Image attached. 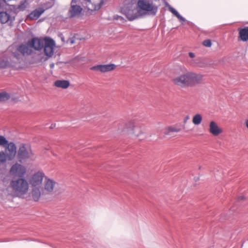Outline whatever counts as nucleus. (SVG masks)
<instances>
[{"label": "nucleus", "mask_w": 248, "mask_h": 248, "mask_svg": "<svg viewBox=\"0 0 248 248\" xmlns=\"http://www.w3.org/2000/svg\"><path fill=\"white\" fill-rule=\"evenodd\" d=\"M38 40L41 44L40 50L44 48V54L42 53L38 54L36 56L35 62L37 63H43L53 56L56 43L53 39L47 37L45 39L38 38Z\"/></svg>", "instance_id": "obj_1"}, {"label": "nucleus", "mask_w": 248, "mask_h": 248, "mask_svg": "<svg viewBox=\"0 0 248 248\" xmlns=\"http://www.w3.org/2000/svg\"><path fill=\"white\" fill-rule=\"evenodd\" d=\"M202 79V75L189 72L174 78L173 81L175 85L185 88L198 84Z\"/></svg>", "instance_id": "obj_2"}, {"label": "nucleus", "mask_w": 248, "mask_h": 248, "mask_svg": "<svg viewBox=\"0 0 248 248\" xmlns=\"http://www.w3.org/2000/svg\"><path fill=\"white\" fill-rule=\"evenodd\" d=\"M136 3L137 0H131L130 2L124 5L121 8L122 13L130 21H133L145 15V13L139 11Z\"/></svg>", "instance_id": "obj_3"}, {"label": "nucleus", "mask_w": 248, "mask_h": 248, "mask_svg": "<svg viewBox=\"0 0 248 248\" xmlns=\"http://www.w3.org/2000/svg\"><path fill=\"white\" fill-rule=\"evenodd\" d=\"M40 42L38 40L37 37H34L29 40L26 44H21L18 46L20 53L23 56L30 55L32 53V48L36 50H40Z\"/></svg>", "instance_id": "obj_4"}, {"label": "nucleus", "mask_w": 248, "mask_h": 248, "mask_svg": "<svg viewBox=\"0 0 248 248\" xmlns=\"http://www.w3.org/2000/svg\"><path fill=\"white\" fill-rule=\"evenodd\" d=\"M33 153L30 144L21 143L17 150V158L19 162H26L33 157Z\"/></svg>", "instance_id": "obj_5"}, {"label": "nucleus", "mask_w": 248, "mask_h": 248, "mask_svg": "<svg viewBox=\"0 0 248 248\" xmlns=\"http://www.w3.org/2000/svg\"><path fill=\"white\" fill-rule=\"evenodd\" d=\"M15 193L18 196L25 194L28 190L29 185L27 181L24 178H19L16 180H13L10 184Z\"/></svg>", "instance_id": "obj_6"}, {"label": "nucleus", "mask_w": 248, "mask_h": 248, "mask_svg": "<svg viewBox=\"0 0 248 248\" xmlns=\"http://www.w3.org/2000/svg\"><path fill=\"white\" fill-rule=\"evenodd\" d=\"M136 4L139 11L145 13V15L148 13L150 15L155 16L157 12V7L150 3L149 1L137 0Z\"/></svg>", "instance_id": "obj_7"}, {"label": "nucleus", "mask_w": 248, "mask_h": 248, "mask_svg": "<svg viewBox=\"0 0 248 248\" xmlns=\"http://www.w3.org/2000/svg\"><path fill=\"white\" fill-rule=\"evenodd\" d=\"M25 172V168L17 163L13 165L10 170V173L11 175L15 177H19L20 178L24 177Z\"/></svg>", "instance_id": "obj_8"}, {"label": "nucleus", "mask_w": 248, "mask_h": 248, "mask_svg": "<svg viewBox=\"0 0 248 248\" xmlns=\"http://www.w3.org/2000/svg\"><path fill=\"white\" fill-rule=\"evenodd\" d=\"M76 0H72L71 6L68 11V16L70 18H73L78 16L81 13L83 9L79 6L76 4Z\"/></svg>", "instance_id": "obj_9"}, {"label": "nucleus", "mask_w": 248, "mask_h": 248, "mask_svg": "<svg viewBox=\"0 0 248 248\" xmlns=\"http://www.w3.org/2000/svg\"><path fill=\"white\" fill-rule=\"evenodd\" d=\"M5 153L8 156V160L12 161L16 157L17 151H16V146L13 142H10L9 144L5 147Z\"/></svg>", "instance_id": "obj_10"}, {"label": "nucleus", "mask_w": 248, "mask_h": 248, "mask_svg": "<svg viewBox=\"0 0 248 248\" xmlns=\"http://www.w3.org/2000/svg\"><path fill=\"white\" fill-rule=\"evenodd\" d=\"M116 67L115 64H98L93 66L90 68V69L95 71H100L102 73H105L112 71Z\"/></svg>", "instance_id": "obj_11"}, {"label": "nucleus", "mask_w": 248, "mask_h": 248, "mask_svg": "<svg viewBox=\"0 0 248 248\" xmlns=\"http://www.w3.org/2000/svg\"><path fill=\"white\" fill-rule=\"evenodd\" d=\"M45 174L41 171H38L34 174L31 179L32 187H42V184Z\"/></svg>", "instance_id": "obj_12"}, {"label": "nucleus", "mask_w": 248, "mask_h": 248, "mask_svg": "<svg viewBox=\"0 0 248 248\" xmlns=\"http://www.w3.org/2000/svg\"><path fill=\"white\" fill-rule=\"evenodd\" d=\"M57 184V183L54 180L46 177L44 189L46 195L50 194L53 191L55 185Z\"/></svg>", "instance_id": "obj_13"}, {"label": "nucleus", "mask_w": 248, "mask_h": 248, "mask_svg": "<svg viewBox=\"0 0 248 248\" xmlns=\"http://www.w3.org/2000/svg\"><path fill=\"white\" fill-rule=\"evenodd\" d=\"M45 195L43 187H32L31 197L34 202L38 201L41 196Z\"/></svg>", "instance_id": "obj_14"}, {"label": "nucleus", "mask_w": 248, "mask_h": 248, "mask_svg": "<svg viewBox=\"0 0 248 248\" xmlns=\"http://www.w3.org/2000/svg\"><path fill=\"white\" fill-rule=\"evenodd\" d=\"M22 56H23V55L20 53L18 46H17L11 51V54L9 55L8 58L10 60H12L13 62H15L16 64V63L21 62Z\"/></svg>", "instance_id": "obj_15"}, {"label": "nucleus", "mask_w": 248, "mask_h": 248, "mask_svg": "<svg viewBox=\"0 0 248 248\" xmlns=\"http://www.w3.org/2000/svg\"><path fill=\"white\" fill-rule=\"evenodd\" d=\"M15 20V16H12L7 12L0 11V22L1 24H5L10 22V24L12 25Z\"/></svg>", "instance_id": "obj_16"}, {"label": "nucleus", "mask_w": 248, "mask_h": 248, "mask_svg": "<svg viewBox=\"0 0 248 248\" xmlns=\"http://www.w3.org/2000/svg\"><path fill=\"white\" fill-rule=\"evenodd\" d=\"M45 9L42 8H38L30 13L27 16V19L31 20L37 19L41 15L44 13Z\"/></svg>", "instance_id": "obj_17"}, {"label": "nucleus", "mask_w": 248, "mask_h": 248, "mask_svg": "<svg viewBox=\"0 0 248 248\" xmlns=\"http://www.w3.org/2000/svg\"><path fill=\"white\" fill-rule=\"evenodd\" d=\"M209 132L214 136H217L221 133L222 130L214 121H211L209 124Z\"/></svg>", "instance_id": "obj_18"}, {"label": "nucleus", "mask_w": 248, "mask_h": 248, "mask_svg": "<svg viewBox=\"0 0 248 248\" xmlns=\"http://www.w3.org/2000/svg\"><path fill=\"white\" fill-rule=\"evenodd\" d=\"M239 37L243 42L248 41V27L238 29Z\"/></svg>", "instance_id": "obj_19"}, {"label": "nucleus", "mask_w": 248, "mask_h": 248, "mask_svg": "<svg viewBox=\"0 0 248 248\" xmlns=\"http://www.w3.org/2000/svg\"><path fill=\"white\" fill-rule=\"evenodd\" d=\"M15 64V62H13L9 58L6 60L0 58V68H5L7 67L13 66Z\"/></svg>", "instance_id": "obj_20"}, {"label": "nucleus", "mask_w": 248, "mask_h": 248, "mask_svg": "<svg viewBox=\"0 0 248 248\" xmlns=\"http://www.w3.org/2000/svg\"><path fill=\"white\" fill-rule=\"evenodd\" d=\"M70 85L69 82L65 80H58L55 82V85L58 88H67Z\"/></svg>", "instance_id": "obj_21"}, {"label": "nucleus", "mask_w": 248, "mask_h": 248, "mask_svg": "<svg viewBox=\"0 0 248 248\" xmlns=\"http://www.w3.org/2000/svg\"><path fill=\"white\" fill-rule=\"evenodd\" d=\"M169 10L170 11L174 16H175L182 22H184L186 19L181 16L179 13L173 7L170 6Z\"/></svg>", "instance_id": "obj_22"}, {"label": "nucleus", "mask_w": 248, "mask_h": 248, "mask_svg": "<svg viewBox=\"0 0 248 248\" xmlns=\"http://www.w3.org/2000/svg\"><path fill=\"white\" fill-rule=\"evenodd\" d=\"M11 98L10 93L2 92L0 93V102H3L8 100Z\"/></svg>", "instance_id": "obj_23"}, {"label": "nucleus", "mask_w": 248, "mask_h": 248, "mask_svg": "<svg viewBox=\"0 0 248 248\" xmlns=\"http://www.w3.org/2000/svg\"><path fill=\"white\" fill-rule=\"evenodd\" d=\"M202 121V116L200 114H196L193 118L192 122L195 125L200 124Z\"/></svg>", "instance_id": "obj_24"}, {"label": "nucleus", "mask_w": 248, "mask_h": 248, "mask_svg": "<svg viewBox=\"0 0 248 248\" xmlns=\"http://www.w3.org/2000/svg\"><path fill=\"white\" fill-rule=\"evenodd\" d=\"M181 131V129L173 126H169L166 128L165 134L166 135H170V132H178Z\"/></svg>", "instance_id": "obj_25"}, {"label": "nucleus", "mask_w": 248, "mask_h": 248, "mask_svg": "<svg viewBox=\"0 0 248 248\" xmlns=\"http://www.w3.org/2000/svg\"><path fill=\"white\" fill-rule=\"evenodd\" d=\"M9 143L4 136L0 135V146L5 148L9 144Z\"/></svg>", "instance_id": "obj_26"}, {"label": "nucleus", "mask_w": 248, "mask_h": 248, "mask_svg": "<svg viewBox=\"0 0 248 248\" xmlns=\"http://www.w3.org/2000/svg\"><path fill=\"white\" fill-rule=\"evenodd\" d=\"M8 160V156L3 151L0 152V163H4Z\"/></svg>", "instance_id": "obj_27"}, {"label": "nucleus", "mask_w": 248, "mask_h": 248, "mask_svg": "<svg viewBox=\"0 0 248 248\" xmlns=\"http://www.w3.org/2000/svg\"><path fill=\"white\" fill-rule=\"evenodd\" d=\"M26 1L24 0L23 1H21L20 3L18 5V7L17 8V9L19 10L20 11H23L26 8Z\"/></svg>", "instance_id": "obj_28"}, {"label": "nucleus", "mask_w": 248, "mask_h": 248, "mask_svg": "<svg viewBox=\"0 0 248 248\" xmlns=\"http://www.w3.org/2000/svg\"><path fill=\"white\" fill-rule=\"evenodd\" d=\"M202 44L206 47H210L212 45V42L210 40H205L203 41Z\"/></svg>", "instance_id": "obj_29"}, {"label": "nucleus", "mask_w": 248, "mask_h": 248, "mask_svg": "<svg viewBox=\"0 0 248 248\" xmlns=\"http://www.w3.org/2000/svg\"><path fill=\"white\" fill-rule=\"evenodd\" d=\"M6 4L5 0H0V11L3 10Z\"/></svg>", "instance_id": "obj_30"}, {"label": "nucleus", "mask_w": 248, "mask_h": 248, "mask_svg": "<svg viewBox=\"0 0 248 248\" xmlns=\"http://www.w3.org/2000/svg\"><path fill=\"white\" fill-rule=\"evenodd\" d=\"M189 56L190 58H193L195 57V54L193 52H189Z\"/></svg>", "instance_id": "obj_31"}, {"label": "nucleus", "mask_w": 248, "mask_h": 248, "mask_svg": "<svg viewBox=\"0 0 248 248\" xmlns=\"http://www.w3.org/2000/svg\"><path fill=\"white\" fill-rule=\"evenodd\" d=\"M104 4V0H101L99 3V8H100Z\"/></svg>", "instance_id": "obj_32"}, {"label": "nucleus", "mask_w": 248, "mask_h": 248, "mask_svg": "<svg viewBox=\"0 0 248 248\" xmlns=\"http://www.w3.org/2000/svg\"><path fill=\"white\" fill-rule=\"evenodd\" d=\"M245 199V197L244 196H240L238 197V200H243Z\"/></svg>", "instance_id": "obj_33"}, {"label": "nucleus", "mask_w": 248, "mask_h": 248, "mask_svg": "<svg viewBox=\"0 0 248 248\" xmlns=\"http://www.w3.org/2000/svg\"><path fill=\"white\" fill-rule=\"evenodd\" d=\"M189 116H186L184 119V122L186 123V121L189 119Z\"/></svg>", "instance_id": "obj_34"}, {"label": "nucleus", "mask_w": 248, "mask_h": 248, "mask_svg": "<svg viewBox=\"0 0 248 248\" xmlns=\"http://www.w3.org/2000/svg\"><path fill=\"white\" fill-rule=\"evenodd\" d=\"M54 67V63H50V68L51 69H53Z\"/></svg>", "instance_id": "obj_35"}, {"label": "nucleus", "mask_w": 248, "mask_h": 248, "mask_svg": "<svg viewBox=\"0 0 248 248\" xmlns=\"http://www.w3.org/2000/svg\"><path fill=\"white\" fill-rule=\"evenodd\" d=\"M56 125V124H51L50 126V128L51 129H52Z\"/></svg>", "instance_id": "obj_36"}, {"label": "nucleus", "mask_w": 248, "mask_h": 248, "mask_svg": "<svg viewBox=\"0 0 248 248\" xmlns=\"http://www.w3.org/2000/svg\"><path fill=\"white\" fill-rule=\"evenodd\" d=\"M245 124H246V127L248 129V119L246 121Z\"/></svg>", "instance_id": "obj_37"}, {"label": "nucleus", "mask_w": 248, "mask_h": 248, "mask_svg": "<svg viewBox=\"0 0 248 248\" xmlns=\"http://www.w3.org/2000/svg\"><path fill=\"white\" fill-rule=\"evenodd\" d=\"M131 125H132V127H133V123H131Z\"/></svg>", "instance_id": "obj_38"}]
</instances>
